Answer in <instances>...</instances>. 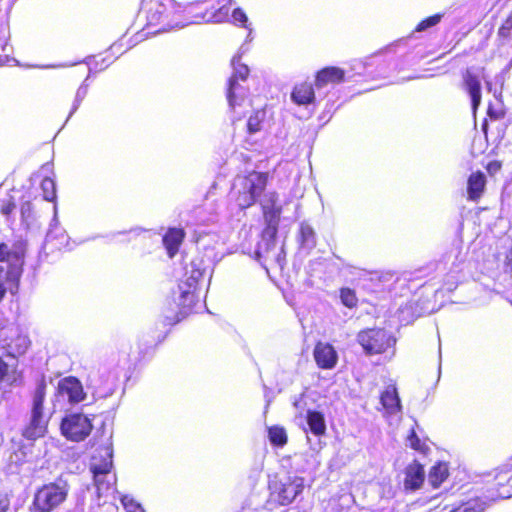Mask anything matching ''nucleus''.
Returning a JSON list of instances; mask_svg holds the SVG:
<instances>
[{"label": "nucleus", "instance_id": "nucleus-1", "mask_svg": "<svg viewBox=\"0 0 512 512\" xmlns=\"http://www.w3.org/2000/svg\"><path fill=\"white\" fill-rule=\"evenodd\" d=\"M269 178V172L255 170L238 176L231 189V198L235 205L241 210L253 206L266 189Z\"/></svg>", "mask_w": 512, "mask_h": 512}, {"label": "nucleus", "instance_id": "nucleus-2", "mask_svg": "<svg viewBox=\"0 0 512 512\" xmlns=\"http://www.w3.org/2000/svg\"><path fill=\"white\" fill-rule=\"evenodd\" d=\"M172 0H143L141 13L146 23L147 34H157L170 30L177 25L171 19Z\"/></svg>", "mask_w": 512, "mask_h": 512}, {"label": "nucleus", "instance_id": "nucleus-3", "mask_svg": "<svg viewBox=\"0 0 512 512\" xmlns=\"http://www.w3.org/2000/svg\"><path fill=\"white\" fill-rule=\"evenodd\" d=\"M70 486L62 477L40 486L33 497L32 512H52L59 507L68 496Z\"/></svg>", "mask_w": 512, "mask_h": 512}, {"label": "nucleus", "instance_id": "nucleus-4", "mask_svg": "<svg viewBox=\"0 0 512 512\" xmlns=\"http://www.w3.org/2000/svg\"><path fill=\"white\" fill-rule=\"evenodd\" d=\"M304 488L305 479L301 476H274L268 482V502L277 506H287L303 492Z\"/></svg>", "mask_w": 512, "mask_h": 512}, {"label": "nucleus", "instance_id": "nucleus-5", "mask_svg": "<svg viewBox=\"0 0 512 512\" xmlns=\"http://www.w3.org/2000/svg\"><path fill=\"white\" fill-rule=\"evenodd\" d=\"M181 13L183 20L188 24L220 23L228 18L229 7L227 5L216 7L210 0H197L184 5Z\"/></svg>", "mask_w": 512, "mask_h": 512}, {"label": "nucleus", "instance_id": "nucleus-6", "mask_svg": "<svg viewBox=\"0 0 512 512\" xmlns=\"http://www.w3.org/2000/svg\"><path fill=\"white\" fill-rule=\"evenodd\" d=\"M481 489L485 490L486 498L490 500L507 499L512 497V468L510 463L488 473L482 480Z\"/></svg>", "mask_w": 512, "mask_h": 512}, {"label": "nucleus", "instance_id": "nucleus-7", "mask_svg": "<svg viewBox=\"0 0 512 512\" xmlns=\"http://www.w3.org/2000/svg\"><path fill=\"white\" fill-rule=\"evenodd\" d=\"M357 342L365 354H384L393 350L396 338L384 328H365L358 332Z\"/></svg>", "mask_w": 512, "mask_h": 512}, {"label": "nucleus", "instance_id": "nucleus-8", "mask_svg": "<svg viewBox=\"0 0 512 512\" xmlns=\"http://www.w3.org/2000/svg\"><path fill=\"white\" fill-rule=\"evenodd\" d=\"M93 428L91 419L82 413H73L65 416L60 425L63 436L74 442L85 440Z\"/></svg>", "mask_w": 512, "mask_h": 512}, {"label": "nucleus", "instance_id": "nucleus-9", "mask_svg": "<svg viewBox=\"0 0 512 512\" xmlns=\"http://www.w3.org/2000/svg\"><path fill=\"white\" fill-rule=\"evenodd\" d=\"M0 344L7 356L17 359L27 352L31 342L27 335L17 329H11L0 338Z\"/></svg>", "mask_w": 512, "mask_h": 512}, {"label": "nucleus", "instance_id": "nucleus-10", "mask_svg": "<svg viewBox=\"0 0 512 512\" xmlns=\"http://www.w3.org/2000/svg\"><path fill=\"white\" fill-rule=\"evenodd\" d=\"M231 65L234 69L232 75L228 79L226 97L229 106L232 109L236 107V83L237 81H246L249 76V68L247 65L241 63V55L237 54L231 59Z\"/></svg>", "mask_w": 512, "mask_h": 512}, {"label": "nucleus", "instance_id": "nucleus-11", "mask_svg": "<svg viewBox=\"0 0 512 512\" xmlns=\"http://www.w3.org/2000/svg\"><path fill=\"white\" fill-rule=\"evenodd\" d=\"M48 418L44 411L31 409L29 422L22 431V436L28 440H36L44 437L47 433Z\"/></svg>", "mask_w": 512, "mask_h": 512}, {"label": "nucleus", "instance_id": "nucleus-12", "mask_svg": "<svg viewBox=\"0 0 512 512\" xmlns=\"http://www.w3.org/2000/svg\"><path fill=\"white\" fill-rule=\"evenodd\" d=\"M26 254V242L15 241L11 247L6 243H0V262H8L14 267L22 268Z\"/></svg>", "mask_w": 512, "mask_h": 512}, {"label": "nucleus", "instance_id": "nucleus-13", "mask_svg": "<svg viewBox=\"0 0 512 512\" xmlns=\"http://www.w3.org/2000/svg\"><path fill=\"white\" fill-rule=\"evenodd\" d=\"M314 360L320 369H333L338 361L335 348L327 342L318 341L313 350Z\"/></svg>", "mask_w": 512, "mask_h": 512}, {"label": "nucleus", "instance_id": "nucleus-14", "mask_svg": "<svg viewBox=\"0 0 512 512\" xmlns=\"http://www.w3.org/2000/svg\"><path fill=\"white\" fill-rule=\"evenodd\" d=\"M425 481L424 466L417 460H413L404 469L403 485L406 491L419 490Z\"/></svg>", "mask_w": 512, "mask_h": 512}, {"label": "nucleus", "instance_id": "nucleus-15", "mask_svg": "<svg viewBox=\"0 0 512 512\" xmlns=\"http://www.w3.org/2000/svg\"><path fill=\"white\" fill-rule=\"evenodd\" d=\"M58 391L61 395H66L70 403H79L86 397L81 382L74 376L61 379L58 382Z\"/></svg>", "mask_w": 512, "mask_h": 512}, {"label": "nucleus", "instance_id": "nucleus-16", "mask_svg": "<svg viewBox=\"0 0 512 512\" xmlns=\"http://www.w3.org/2000/svg\"><path fill=\"white\" fill-rule=\"evenodd\" d=\"M479 490L474 487L467 490V497L461 500L449 512H485L487 501L478 494Z\"/></svg>", "mask_w": 512, "mask_h": 512}, {"label": "nucleus", "instance_id": "nucleus-17", "mask_svg": "<svg viewBox=\"0 0 512 512\" xmlns=\"http://www.w3.org/2000/svg\"><path fill=\"white\" fill-rule=\"evenodd\" d=\"M487 179L485 174L480 171L472 172L467 178V198L470 201H479L485 193Z\"/></svg>", "mask_w": 512, "mask_h": 512}, {"label": "nucleus", "instance_id": "nucleus-18", "mask_svg": "<svg viewBox=\"0 0 512 512\" xmlns=\"http://www.w3.org/2000/svg\"><path fill=\"white\" fill-rule=\"evenodd\" d=\"M345 79V71L336 66H327L315 74V86L323 88L329 84H339Z\"/></svg>", "mask_w": 512, "mask_h": 512}, {"label": "nucleus", "instance_id": "nucleus-19", "mask_svg": "<svg viewBox=\"0 0 512 512\" xmlns=\"http://www.w3.org/2000/svg\"><path fill=\"white\" fill-rule=\"evenodd\" d=\"M380 403L387 415H395L401 412L402 405L394 384L388 385L381 392Z\"/></svg>", "mask_w": 512, "mask_h": 512}, {"label": "nucleus", "instance_id": "nucleus-20", "mask_svg": "<svg viewBox=\"0 0 512 512\" xmlns=\"http://www.w3.org/2000/svg\"><path fill=\"white\" fill-rule=\"evenodd\" d=\"M462 77L465 88L471 97L472 109L473 111H476L481 104L482 99L479 77L469 68L463 72Z\"/></svg>", "mask_w": 512, "mask_h": 512}, {"label": "nucleus", "instance_id": "nucleus-21", "mask_svg": "<svg viewBox=\"0 0 512 512\" xmlns=\"http://www.w3.org/2000/svg\"><path fill=\"white\" fill-rule=\"evenodd\" d=\"M291 100L298 106H307L315 101L313 84L307 81L297 83L291 92Z\"/></svg>", "mask_w": 512, "mask_h": 512}, {"label": "nucleus", "instance_id": "nucleus-22", "mask_svg": "<svg viewBox=\"0 0 512 512\" xmlns=\"http://www.w3.org/2000/svg\"><path fill=\"white\" fill-rule=\"evenodd\" d=\"M186 233L183 228H169L163 236V245L170 258H173L179 251L185 239Z\"/></svg>", "mask_w": 512, "mask_h": 512}, {"label": "nucleus", "instance_id": "nucleus-23", "mask_svg": "<svg viewBox=\"0 0 512 512\" xmlns=\"http://www.w3.org/2000/svg\"><path fill=\"white\" fill-rule=\"evenodd\" d=\"M261 208L266 218H279L282 208L278 204V194L275 191L266 194L261 202Z\"/></svg>", "mask_w": 512, "mask_h": 512}, {"label": "nucleus", "instance_id": "nucleus-24", "mask_svg": "<svg viewBox=\"0 0 512 512\" xmlns=\"http://www.w3.org/2000/svg\"><path fill=\"white\" fill-rule=\"evenodd\" d=\"M307 423L315 436H322L326 432V423L323 413L315 410L307 411Z\"/></svg>", "mask_w": 512, "mask_h": 512}, {"label": "nucleus", "instance_id": "nucleus-25", "mask_svg": "<svg viewBox=\"0 0 512 512\" xmlns=\"http://www.w3.org/2000/svg\"><path fill=\"white\" fill-rule=\"evenodd\" d=\"M18 191L12 189L5 197L0 199V213L7 221H11L12 215L17 208L19 198L16 196Z\"/></svg>", "mask_w": 512, "mask_h": 512}, {"label": "nucleus", "instance_id": "nucleus-26", "mask_svg": "<svg viewBox=\"0 0 512 512\" xmlns=\"http://www.w3.org/2000/svg\"><path fill=\"white\" fill-rule=\"evenodd\" d=\"M112 467V454L106 451L105 455L101 456L100 459H98L96 456L93 457V462L91 463L90 469L93 475H112Z\"/></svg>", "mask_w": 512, "mask_h": 512}, {"label": "nucleus", "instance_id": "nucleus-27", "mask_svg": "<svg viewBox=\"0 0 512 512\" xmlns=\"http://www.w3.org/2000/svg\"><path fill=\"white\" fill-rule=\"evenodd\" d=\"M449 470L446 464L437 463L433 465L428 474V479L433 488H438L448 478Z\"/></svg>", "mask_w": 512, "mask_h": 512}, {"label": "nucleus", "instance_id": "nucleus-28", "mask_svg": "<svg viewBox=\"0 0 512 512\" xmlns=\"http://www.w3.org/2000/svg\"><path fill=\"white\" fill-rule=\"evenodd\" d=\"M9 382L10 385L22 382V373H16L10 365L0 356V383Z\"/></svg>", "mask_w": 512, "mask_h": 512}, {"label": "nucleus", "instance_id": "nucleus-29", "mask_svg": "<svg viewBox=\"0 0 512 512\" xmlns=\"http://www.w3.org/2000/svg\"><path fill=\"white\" fill-rule=\"evenodd\" d=\"M268 438L270 443L275 447H283L288 442V435L284 427L272 425L268 427Z\"/></svg>", "mask_w": 512, "mask_h": 512}, {"label": "nucleus", "instance_id": "nucleus-30", "mask_svg": "<svg viewBox=\"0 0 512 512\" xmlns=\"http://www.w3.org/2000/svg\"><path fill=\"white\" fill-rule=\"evenodd\" d=\"M47 384L44 376L40 378L33 393L32 407L34 410L44 411V401L46 397Z\"/></svg>", "mask_w": 512, "mask_h": 512}, {"label": "nucleus", "instance_id": "nucleus-31", "mask_svg": "<svg viewBox=\"0 0 512 512\" xmlns=\"http://www.w3.org/2000/svg\"><path fill=\"white\" fill-rule=\"evenodd\" d=\"M93 479L98 496L108 493L116 484V477L114 475H93Z\"/></svg>", "mask_w": 512, "mask_h": 512}, {"label": "nucleus", "instance_id": "nucleus-32", "mask_svg": "<svg viewBox=\"0 0 512 512\" xmlns=\"http://www.w3.org/2000/svg\"><path fill=\"white\" fill-rule=\"evenodd\" d=\"M444 17V13H436L431 16H428L424 19H422L418 24L415 26L414 31L415 32H423L428 30L429 28H432L436 25H438L442 18Z\"/></svg>", "mask_w": 512, "mask_h": 512}, {"label": "nucleus", "instance_id": "nucleus-33", "mask_svg": "<svg viewBox=\"0 0 512 512\" xmlns=\"http://www.w3.org/2000/svg\"><path fill=\"white\" fill-rule=\"evenodd\" d=\"M497 36L501 40H508L512 36V9L501 22L497 30Z\"/></svg>", "mask_w": 512, "mask_h": 512}, {"label": "nucleus", "instance_id": "nucleus-34", "mask_svg": "<svg viewBox=\"0 0 512 512\" xmlns=\"http://www.w3.org/2000/svg\"><path fill=\"white\" fill-rule=\"evenodd\" d=\"M265 117V112L262 110L255 111L247 121V131L249 133L259 132L262 128V123Z\"/></svg>", "mask_w": 512, "mask_h": 512}, {"label": "nucleus", "instance_id": "nucleus-35", "mask_svg": "<svg viewBox=\"0 0 512 512\" xmlns=\"http://www.w3.org/2000/svg\"><path fill=\"white\" fill-rule=\"evenodd\" d=\"M407 440L409 442L410 448H412L413 450L418 451L424 455L429 452V447L421 441V439L418 437L415 429H411L409 431Z\"/></svg>", "mask_w": 512, "mask_h": 512}, {"label": "nucleus", "instance_id": "nucleus-36", "mask_svg": "<svg viewBox=\"0 0 512 512\" xmlns=\"http://www.w3.org/2000/svg\"><path fill=\"white\" fill-rule=\"evenodd\" d=\"M41 189L43 191V198L46 201H54L56 199V185L52 178H43L41 181Z\"/></svg>", "mask_w": 512, "mask_h": 512}, {"label": "nucleus", "instance_id": "nucleus-37", "mask_svg": "<svg viewBox=\"0 0 512 512\" xmlns=\"http://www.w3.org/2000/svg\"><path fill=\"white\" fill-rule=\"evenodd\" d=\"M340 298L342 303L348 308H354L358 304L356 292L351 288H341Z\"/></svg>", "mask_w": 512, "mask_h": 512}, {"label": "nucleus", "instance_id": "nucleus-38", "mask_svg": "<svg viewBox=\"0 0 512 512\" xmlns=\"http://www.w3.org/2000/svg\"><path fill=\"white\" fill-rule=\"evenodd\" d=\"M300 240L302 245H314L315 244V232L309 225H301L300 227Z\"/></svg>", "mask_w": 512, "mask_h": 512}, {"label": "nucleus", "instance_id": "nucleus-39", "mask_svg": "<svg viewBox=\"0 0 512 512\" xmlns=\"http://www.w3.org/2000/svg\"><path fill=\"white\" fill-rule=\"evenodd\" d=\"M121 503L126 512H145L142 505L137 502L133 497L124 495L121 497Z\"/></svg>", "mask_w": 512, "mask_h": 512}, {"label": "nucleus", "instance_id": "nucleus-40", "mask_svg": "<svg viewBox=\"0 0 512 512\" xmlns=\"http://www.w3.org/2000/svg\"><path fill=\"white\" fill-rule=\"evenodd\" d=\"M20 213L22 222L25 223L26 225H29L30 221L33 219L34 216L33 206L30 200L21 202Z\"/></svg>", "mask_w": 512, "mask_h": 512}, {"label": "nucleus", "instance_id": "nucleus-41", "mask_svg": "<svg viewBox=\"0 0 512 512\" xmlns=\"http://www.w3.org/2000/svg\"><path fill=\"white\" fill-rule=\"evenodd\" d=\"M10 41V26L5 20L0 19V46H11Z\"/></svg>", "mask_w": 512, "mask_h": 512}, {"label": "nucleus", "instance_id": "nucleus-42", "mask_svg": "<svg viewBox=\"0 0 512 512\" xmlns=\"http://www.w3.org/2000/svg\"><path fill=\"white\" fill-rule=\"evenodd\" d=\"M233 22L240 27L247 28L248 26V17L246 13L241 8H235L232 12Z\"/></svg>", "mask_w": 512, "mask_h": 512}, {"label": "nucleus", "instance_id": "nucleus-43", "mask_svg": "<svg viewBox=\"0 0 512 512\" xmlns=\"http://www.w3.org/2000/svg\"><path fill=\"white\" fill-rule=\"evenodd\" d=\"M503 163L500 160H492L485 166L487 173L492 177L502 169Z\"/></svg>", "mask_w": 512, "mask_h": 512}, {"label": "nucleus", "instance_id": "nucleus-44", "mask_svg": "<svg viewBox=\"0 0 512 512\" xmlns=\"http://www.w3.org/2000/svg\"><path fill=\"white\" fill-rule=\"evenodd\" d=\"M11 51L12 46H0V67L9 62Z\"/></svg>", "mask_w": 512, "mask_h": 512}, {"label": "nucleus", "instance_id": "nucleus-45", "mask_svg": "<svg viewBox=\"0 0 512 512\" xmlns=\"http://www.w3.org/2000/svg\"><path fill=\"white\" fill-rule=\"evenodd\" d=\"M245 98V89L240 85L239 81L236 83V106L241 103Z\"/></svg>", "mask_w": 512, "mask_h": 512}, {"label": "nucleus", "instance_id": "nucleus-46", "mask_svg": "<svg viewBox=\"0 0 512 512\" xmlns=\"http://www.w3.org/2000/svg\"><path fill=\"white\" fill-rule=\"evenodd\" d=\"M9 508V501L6 497L0 498V512H7Z\"/></svg>", "mask_w": 512, "mask_h": 512}, {"label": "nucleus", "instance_id": "nucleus-47", "mask_svg": "<svg viewBox=\"0 0 512 512\" xmlns=\"http://www.w3.org/2000/svg\"><path fill=\"white\" fill-rule=\"evenodd\" d=\"M181 296L185 299L189 298L191 302L193 301V299L195 297L194 291H192V290H183L181 293Z\"/></svg>", "mask_w": 512, "mask_h": 512}, {"label": "nucleus", "instance_id": "nucleus-48", "mask_svg": "<svg viewBox=\"0 0 512 512\" xmlns=\"http://www.w3.org/2000/svg\"><path fill=\"white\" fill-rule=\"evenodd\" d=\"M505 260H506V264L508 266L512 267V247L506 253Z\"/></svg>", "mask_w": 512, "mask_h": 512}, {"label": "nucleus", "instance_id": "nucleus-49", "mask_svg": "<svg viewBox=\"0 0 512 512\" xmlns=\"http://www.w3.org/2000/svg\"><path fill=\"white\" fill-rule=\"evenodd\" d=\"M5 295H6V288L3 283H0V302L3 300Z\"/></svg>", "mask_w": 512, "mask_h": 512}, {"label": "nucleus", "instance_id": "nucleus-50", "mask_svg": "<svg viewBox=\"0 0 512 512\" xmlns=\"http://www.w3.org/2000/svg\"><path fill=\"white\" fill-rule=\"evenodd\" d=\"M4 398H5V391L0 389V403L4 400Z\"/></svg>", "mask_w": 512, "mask_h": 512}, {"label": "nucleus", "instance_id": "nucleus-51", "mask_svg": "<svg viewBox=\"0 0 512 512\" xmlns=\"http://www.w3.org/2000/svg\"><path fill=\"white\" fill-rule=\"evenodd\" d=\"M164 337H165V336H162L160 339H158V340L155 342L154 346H156V345H158L160 342H162V341H163V339H164Z\"/></svg>", "mask_w": 512, "mask_h": 512}]
</instances>
